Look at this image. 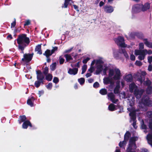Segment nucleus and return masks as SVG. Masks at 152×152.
<instances>
[{"mask_svg":"<svg viewBox=\"0 0 152 152\" xmlns=\"http://www.w3.org/2000/svg\"><path fill=\"white\" fill-rule=\"evenodd\" d=\"M87 66L86 65L84 64L82 66V74H83L86 72L87 69Z\"/></svg>","mask_w":152,"mask_h":152,"instance_id":"e433bc0d","label":"nucleus"},{"mask_svg":"<svg viewBox=\"0 0 152 152\" xmlns=\"http://www.w3.org/2000/svg\"><path fill=\"white\" fill-rule=\"evenodd\" d=\"M114 75V71L113 69H110L109 73V76L110 77H112Z\"/></svg>","mask_w":152,"mask_h":152,"instance_id":"a19ab883","label":"nucleus"},{"mask_svg":"<svg viewBox=\"0 0 152 152\" xmlns=\"http://www.w3.org/2000/svg\"><path fill=\"white\" fill-rule=\"evenodd\" d=\"M149 96H146L143 97L142 99L141 102L144 106L148 107L152 106V101L150 100Z\"/></svg>","mask_w":152,"mask_h":152,"instance_id":"423d86ee","label":"nucleus"},{"mask_svg":"<svg viewBox=\"0 0 152 152\" xmlns=\"http://www.w3.org/2000/svg\"><path fill=\"white\" fill-rule=\"evenodd\" d=\"M147 139L148 143L152 145V134H148L147 135Z\"/></svg>","mask_w":152,"mask_h":152,"instance_id":"4be33fe9","label":"nucleus"},{"mask_svg":"<svg viewBox=\"0 0 152 152\" xmlns=\"http://www.w3.org/2000/svg\"><path fill=\"white\" fill-rule=\"evenodd\" d=\"M103 61L101 59L97 60L96 61V64H103Z\"/></svg>","mask_w":152,"mask_h":152,"instance_id":"6e6d98bb","label":"nucleus"},{"mask_svg":"<svg viewBox=\"0 0 152 152\" xmlns=\"http://www.w3.org/2000/svg\"><path fill=\"white\" fill-rule=\"evenodd\" d=\"M111 78L109 77H105L103 79V83L104 84L107 85L109 83Z\"/></svg>","mask_w":152,"mask_h":152,"instance_id":"c85d7f7f","label":"nucleus"},{"mask_svg":"<svg viewBox=\"0 0 152 152\" xmlns=\"http://www.w3.org/2000/svg\"><path fill=\"white\" fill-rule=\"evenodd\" d=\"M28 126L32 127V125L30 121L29 120L23 122L22 124V128L24 129H27Z\"/></svg>","mask_w":152,"mask_h":152,"instance_id":"2eb2a0df","label":"nucleus"},{"mask_svg":"<svg viewBox=\"0 0 152 152\" xmlns=\"http://www.w3.org/2000/svg\"><path fill=\"white\" fill-rule=\"evenodd\" d=\"M109 110L111 111H113L116 110L115 108V105L113 104H110L108 106Z\"/></svg>","mask_w":152,"mask_h":152,"instance_id":"cd10ccee","label":"nucleus"},{"mask_svg":"<svg viewBox=\"0 0 152 152\" xmlns=\"http://www.w3.org/2000/svg\"><path fill=\"white\" fill-rule=\"evenodd\" d=\"M59 63L60 64H63L65 61L64 59L62 58L61 56H60L59 58Z\"/></svg>","mask_w":152,"mask_h":152,"instance_id":"49530a36","label":"nucleus"},{"mask_svg":"<svg viewBox=\"0 0 152 152\" xmlns=\"http://www.w3.org/2000/svg\"><path fill=\"white\" fill-rule=\"evenodd\" d=\"M27 118L25 115H20L18 118V121L19 124H21L23 122L27 121Z\"/></svg>","mask_w":152,"mask_h":152,"instance_id":"6ab92c4d","label":"nucleus"},{"mask_svg":"<svg viewBox=\"0 0 152 152\" xmlns=\"http://www.w3.org/2000/svg\"><path fill=\"white\" fill-rule=\"evenodd\" d=\"M115 74L113 77V79L115 80H120L121 76L120 70L118 69H115Z\"/></svg>","mask_w":152,"mask_h":152,"instance_id":"f8f14e48","label":"nucleus"},{"mask_svg":"<svg viewBox=\"0 0 152 152\" xmlns=\"http://www.w3.org/2000/svg\"><path fill=\"white\" fill-rule=\"evenodd\" d=\"M103 66L102 65L99 64L97 66L95 73L96 75L99 74L103 69Z\"/></svg>","mask_w":152,"mask_h":152,"instance_id":"a211bd4d","label":"nucleus"},{"mask_svg":"<svg viewBox=\"0 0 152 152\" xmlns=\"http://www.w3.org/2000/svg\"><path fill=\"white\" fill-rule=\"evenodd\" d=\"M130 58L132 61H134L135 59V57L133 54H132L130 56Z\"/></svg>","mask_w":152,"mask_h":152,"instance_id":"bf43d9fd","label":"nucleus"},{"mask_svg":"<svg viewBox=\"0 0 152 152\" xmlns=\"http://www.w3.org/2000/svg\"><path fill=\"white\" fill-rule=\"evenodd\" d=\"M144 92V90L143 89L139 90L137 89H136L134 91V94L137 99H139L140 98Z\"/></svg>","mask_w":152,"mask_h":152,"instance_id":"9b49d317","label":"nucleus"},{"mask_svg":"<svg viewBox=\"0 0 152 152\" xmlns=\"http://www.w3.org/2000/svg\"><path fill=\"white\" fill-rule=\"evenodd\" d=\"M146 92L148 94H151L152 92V87L151 86H148L146 90Z\"/></svg>","mask_w":152,"mask_h":152,"instance_id":"473e14b6","label":"nucleus"},{"mask_svg":"<svg viewBox=\"0 0 152 152\" xmlns=\"http://www.w3.org/2000/svg\"><path fill=\"white\" fill-rule=\"evenodd\" d=\"M90 59V58L89 57H87L86 58L83 59L82 62L83 64H86L87 63L88 61H89Z\"/></svg>","mask_w":152,"mask_h":152,"instance_id":"603ef678","label":"nucleus"},{"mask_svg":"<svg viewBox=\"0 0 152 152\" xmlns=\"http://www.w3.org/2000/svg\"><path fill=\"white\" fill-rule=\"evenodd\" d=\"M150 5L148 3H145L144 4V5H143L142 7V11H145L148 10L150 9Z\"/></svg>","mask_w":152,"mask_h":152,"instance_id":"aec40b11","label":"nucleus"},{"mask_svg":"<svg viewBox=\"0 0 152 152\" xmlns=\"http://www.w3.org/2000/svg\"><path fill=\"white\" fill-rule=\"evenodd\" d=\"M131 136V134L128 131H126L124 135V140H126V141L128 140Z\"/></svg>","mask_w":152,"mask_h":152,"instance_id":"a878e982","label":"nucleus"},{"mask_svg":"<svg viewBox=\"0 0 152 152\" xmlns=\"http://www.w3.org/2000/svg\"><path fill=\"white\" fill-rule=\"evenodd\" d=\"M148 126L149 128L152 130V118L149 119Z\"/></svg>","mask_w":152,"mask_h":152,"instance_id":"79ce46f5","label":"nucleus"},{"mask_svg":"<svg viewBox=\"0 0 152 152\" xmlns=\"http://www.w3.org/2000/svg\"><path fill=\"white\" fill-rule=\"evenodd\" d=\"M139 46V50H142L144 48V45L143 43L141 42L140 43Z\"/></svg>","mask_w":152,"mask_h":152,"instance_id":"a18cd8bd","label":"nucleus"},{"mask_svg":"<svg viewBox=\"0 0 152 152\" xmlns=\"http://www.w3.org/2000/svg\"><path fill=\"white\" fill-rule=\"evenodd\" d=\"M53 87V84L51 83H49L46 86L47 88L51 89Z\"/></svg>","mask_w":152,"mask_h":152,"instance_id":"c03bdc74","label":"nucleus"},{"mask_svg":"<svg viewBox=\"0 0 152 152\" xmlns=\"http://www.w3.org/2000/svg\"><path fill=\"white\" fill-rule=\"evenodd\" d=\"M99 86V84L98 82H96L93 84V87L94 88H98Z\"/></svg>","mask_w":152,"mask_h":152,"instance_id":"8fccbe9b","label":"nucleus"},{"mask_svg":"<svg viewBox=\"0 0 152 152\" xmlns=\"http://www.w3.org/2000/svg\"><path fill=\"white\" fill-rule=\"evenodd\" d=\"M41 83L42 84H44L43 82H41L40 81L37 80L34 83V86L36 88H38L40 86Z\"/></svg>","mask_w":152,"mask_h":152,"instance_id":"7c9ffc66","label":"nucleus"},{"mask_svg":"<svg viewBox=\"0 0 152 152\" xmlns=\"http://www.w3.org/2000/svg\"><path fill=\"white\" fill-rule=\"evenodd\" d=\"M36 74L37 75V80L40 81L41 82H44L45 77L41 71L40 70H38L36 71Z\"/></svg>","mask_w":152,"mask_h":152,"instance_id":"ddd939ff","label":"nucleus"},{"mask_svg":"<svg viewBox=\"0 0 152 152\" xmlns=\"http://www.w3.org/2000/svg\"><path fill=\"white\" fill-rule=\"evenodd\" d=\"M78 71L77 68H69L68 71V73L70 75H75L77 74Z\"/></svg>","mask_w":152,"mask_h":152,"instance_id":"dca6fc26","label":"nucleus"},{"mask_svg":"<svg viewBox=\"0 0 152 152\" xmlns=\"http://www.w3.org/2000/svg\"><path fill=\"white\" fill-rule=\"evenodd\" d=\"M122 53H123L124 56L126 58H129V56L128 53L125 49H122L121 50Z\"/></svg>","mask_w":152,"mask_h":152,"instance_id":"4c0bfd02","label":"nucleus"},{"mask_svg":"<svg viewBox=\"0 0 152 152\" xmlns=\"http://www.w3.org/2000/svg\"><path fill=\"white\" fill-rule=\"evenodd\" d=\"M147 116L151 118H152V111H148L146 113Z\"/></svg>","mask_w":152,"mask_h":152,"instance_id":"37998d69","label":"nucleus"},{"mask_svg":"<svg viewBox=\"0 0 152 152\" xmlns=\"http://www.w3.org/2000/svg\"><path fill=\"white\" fill-rule=\"evenodd\" d=\"M148 69L149 71H151L152 70V65L151 64H149Z\"/></svg>","mask_w":152,"mask_h":152,"instance_id":"774afa93","label":"nucleus"},{"mask_svg":"<svg viewBox=\"0 0 152 152\" xmlns=\"http://www.w3.org/2000/svg\"><path fill=\"white\" fill-rule=\"evenodd\" d=\"M52 54L50 50L49 49H47L43 54V55L45 56L47 58L50 57Z\"/></svg>","mask_w":152,"mask_h":152,"instance_id":"393cba45","label":"nucleus"},{"mask_svg":"<svg viewBox=\"0 0 152 152\" xmlns=\"http://www.w3.org/2000/svg\"><path fill=\"white\" fill-rule=\"evenodd\" d=\"M125 79L127 82H131L133 80L132 75L131 74H129L125 76Z\"/></svg>","mask_w":152,"mask_h":152,"instance_id":"412c9836","label":"nucleus"},{"mask_svg":"<svg viewBox=\"0 0 152 152\" xmlns=\"http://www.w3.org/2000/svg\"><path fill=\"white\" fill-rule=\"evenodd\" d=\"M136 86L134 83H133L129 85V89L130 91L131 92H132L134 88H136Z\"/></svg>","mask_w":152,"mask_h":152,"instance_id":"bb28decb","label":"nucleus"},{"mask_svg":"<svg viewBox=\"0 0 152 152\" xmlns=\"http://www.w3.org/2000/svg\"><path fill=\"white\" fill-rule=\"evenodd\" d=\"M45 75V79L46 80L48 81H50L52 80L53 77L52 75L49 74Z\"/></svg>","mask_w":152,"mask_h":152,"instance_id":"c756f323","label":"nucleus"},{"mask_svg":"<svg viewBox=\"0 0 152 152\" xmlns=\"http://www.w3.org/2000/svg\"><path fill=\"white\" fill-rule=\"evenodd\" d=\"M114 41L117 44L122 48H125L127 45L124 42V39L123 37L118 36L114 39Z\"/></svg>","mask_w":152,"mask_h":152,"instance_id":"39448f33","label":"nucleus"},{"mask_svg":"<svg viewBox=\"0 0 152 152\" xmlns=\"http://www.w3.org/2000/svg\"><path fill=\"white\" fill-rule=\"evenodd\" d=\"M48 70L49 69L48 67H47V66L45 67L44 68V70L43 72V74L45 75H46L49 72Z\"/></svg>","mask_w":152,"mask_h":152,"instance_id":"58836bf2","label":"nucleus"},{"mask_svg":"<svg viewBox=\"0 0 152 152\" xmlns=\"http://www.w3.org/2000/svg\"><path fill=\"white\" fill-rule=\"evenodd\" d=\"M94 70V67L93 66H91L89 69H88V71L92 73Z\"/></svg>","mask_w":152,"mask_h":152,"instance_id":"680f3d73","label":"nucleus"},{"mask_svg":"<svg viewBox=\"0 0 152 152\" xmlns=\"http://www.w3.org/2000/svg\"><path fill=\"white\" fill-rule=\"evenodd\" d=\"M14 21L11 23V28L14 27L16 24V19L14 18Z\"/></svg>","mask_w":152,"mask_h":152,"instance_id":"3c124183","label":"nucleus"},{"mask_svg":"<svg viewBox=\"0 0 152 152\" xmlns=\"http://www.w3.org/2000/svg\"><path fill=\"white\" fill-rule=\"evenodd\" d=\"M58 48L57 47H53V49L51 50V53L53 54L57 50Z\"/></svg>","mask_w":152,"mask_h":152,"instance_id":"864d4df0","label":"nucleus"},{"mask_svg":"<svg viewBox=\"0 0 152 152\" xmlns=\"http://www.w3.org/2000/svg\"><path fill=\"white\" fill-rule=\"evenodd\" d=\"M44 93V91L43 90H41L39 91L38 94L39 97H40L41 95H42Z\"/></svg>","mask_w":152,"mask_h":152,"instance_id":"0e129e2a","label":"nucleus"},{"mask_svg":"<svg viewBox=\"0 0 152 152\" xmlns=\"http://www.w3.org/2000/svg\"><path fill=\"white\" fill-rule=\"evenodd\" d=\"M21 29L19 28H18L15 29L14 31V33L15 34L17 33L20 32L21 31Z\"/></svg>","mask_w":152,"mask_h":152,"instance_id":"5fc2aeb1","label":"nucleus"},{"mask_svg":"<svg viewBox=\"0 0 152 152\" xmlns=\"http://www.w3.org/2000/svg\"><path fill=\"white\" fill-rule=\"evenodd\" d=\"M148 63L151 64L152 62V56H149L148 57Z\"/></svg>","mask_w":152,"mask_h":152,"instance_id":"4d7b16f0","label":"nucleus"},{"mask_svg":"<svg viewBox=\"0 0 152 152\" xmlns=\"http://www.w3.org/2000/svg\"><path fill=\"white\" fill-rule=\"evenodd\" d=\"M64 57L66 58V61L68 62L71 60H72L73 59L70 54H66L64 55Z\"/></svg>","mask_w":152,"mask_h":152,"instance_id":"b1692460","label":"nucleus"},{"mask_svg":"<svg viewBox=\"0 0 152 152\" xmlns=\"http://www.w3.org/2000/svg\"><path fill=\"white\" fill-rule=\"evenodd\" d=\"M136 139L134 137H131L129 139L127 151H130L136 149L137 147L136 144Z\"/></svg>","mask_w":152,"mask_h":152,"instance_id":"20e7f679","label":"nucleus"},{"mask_svg":"<svg viewBox=\"0 0 152 152\" xmlns=\"http://www.w3.org/2000/svg\"><path fill=\"white\" fill-rule=\"evenodd\" d=\"M107 69V68L106 67H105L103 69V72L104 75H105L106 74Z\"/></svg>","mask_w":152,"mask_h":152,"instance_id":"338daca9","label":"nucleus"},{"mask_svg":"<svg viewBox=\"0 0 152 152\" xmlns=\"http://www.w3.org/2000/svg\"><path fill=\"white\" fill-rule=\"evenodd\" d=\"M135 64L136 65L138 66H141L142 65V62L139 61H136L135 62Z\"/></svg>","mask_w":152,"mask_h":152,"instance_id":"09e8293b","label":"nucleus"},{"mask_svg":"<svg viewBox=\"0 0 152 152\" xmlns=\"http://www.w3.org/2000/svg\"><path fill=\"white\" fill-rule=\"evenodd\" d=\"M72 49L73 48H72L66 50L64 51V53H70L72 51Z\"/></svg>","mask_w":152,"mask_h":152,"instance_id":"69168bd1","label":"nucleus"},{"mask_svg":"<svg viewBox=\"0 0 152 152\" xmlns=\"http://www.w3.org/2000/svg\"><path fill=\"white\" fill-rule=\"evenodd\" d=\"M145 57V56H142V55H139V56H138V59L139 60H140V61H142L144 59Z\"/></svg>","mask_w":152,"mask_h":152,"instance_id":"13d9d810","label":"nucleus"},{"mask_svg":"<svg viewBox=\"0 0 152 152\" xmlns=\"http://www.w3.org/2000/svg\"><path fill=\"white\" fill-rule=\"evenodd\" d=\"M31 24V22L30 21L28 20H27L25 23L24 24V26H26L28 25H29Z\"/></svg>","mask_w":152,"mask_h":152,"instance_id":"e2e57ef3","label":"nucleus"},{"mask_svg":"<svg viewBox=\"0 0 152 152\" xmlns=\"http://www.w3.org/2000/svg\"><path fill=\"white\" fill-rule=\"evenodd\" d=\"M99 93L102 95H105L107 94V91L105 88H102L99 91Z\"/></svg>","mask_w":152,"mask_h":152,"instance_id":"2f4dec72","label":"nucleus"},{"mask_svg":"<svg viewBox=\"0 0 152 152\" xmlns=\"http://www.w3.org/2000/svg\"><path fill=\"white\" fill-rule=\"evenodd\" d=\"M78 82L81 85H83L85 83V80L84 78L81 77L78 79Z\"/></svg>","mask_w":152,"mask_h":152,"instance_id":"f704fd0d","label":"nucleus"},{"mask_svg":"<svg viewBox=\"0 0 152 152\" xmlns=\"http://www.w3.org/2000/svg\"><path fill=\"white\" fill-rule=\"evenodd\" d=\"M127 141L126 140H124L122 142L120 141L119 143V146L120 147H122L123 146L126 144Z\"/></svg>","mask_w":152,"mask_h":152,"instance_id":"c9c22d12","label":"nucleus"},{"mask_svg":"<svg viewBox=\"0 0 152 152\" xmlns=\"http://www.w3.org/2000/svg\"><path fill=\"white\" fill-rule=\"evenodd\" d=\"M16 41L18 45V48L21 51L22 53H24L25 48L29 45L30 42L29 38L27 37L26 34H21L18 36Z\"/></svg>","mask_w":152,"mask_h":152,"instance_id":"f257e3e1","label":"nucleus"},{"mask_svg":"<svg viewBox=\"0 0 152 152\" xmlns=\"http://www.w3.org/2000/svg\"><path fill=\"white\" fill-rule=\"evenodd\" d=\"M114 93L115 94H118L120 93L119 89L115 88L114 90Z\"/></svg>","mask_w":152,"mask_h":152,"instance_id":"052dcab7","label":"nucleus"},{"mask_svg":"<svg viewBox=\"0 0 152 152\" xmlns=\"http://www.w3.org/2000/svg\"><path fill=\"white\" fill-rule=\"evenodd\" d=\"M142 4H137L134 5L132 9V12L133 13H137L142 11L141 9L142 7Z\"/></svg>","mask_w":152,"mask_h":152,"instance_id":"0eeeda50","label":"nucleus"},{"mask_svg":"<svg viewBox=\"0 0 152 152\" xmlns=\"http://www.w3.org/2000/svg\"><path fill=\"white\" fill-rule=\"evenodd\" d=\"M105 12L107 13H111L114 11V9L112 6L110 5H106L104 7Z\"/></svg>","mask_w":152,"mask_h":152,"instance_id":"4468645a","label":"nucleus"},{"mask_svg":"<svg viewBox=\"0 0 152 152\" xmlns=\"http://www.w3.org/2000/svg\"><path fill=\"white\" fill-rule=\"evenodd\" d=\"M108 96L110 98L111 101L113 99H114L115 95L112 93H109L108 94Z\"/></svg>","mask_w":152,"mask_h":152,"instance_id":"ea45409f","label":"nucleus"},{"mask_svg":"<svg viewBox=\"0 0 152 152\" xmlns=\"http://www.w3.org/2000/svg\"><path fill=\"white\" fill-rule=\"evenodd\" d=\"M56 62H54L50 66V69L52 71H54L56 68Z\"/></svg>","mask_w":152,"mask_h":152,"instance_id":"72a5a7b5","label":"nucleus"},{"mask_svg":"<svg viewBox=\"0 0 152 152\" xmlns=\"http://www.w3.org/2000/svg\"><path fill=\"white\" fill-rule=\"evenodd\" d=\"M147 53V50L146 49L135 50V54L136 56L142 55L145 56Z\"/></svg>","mask_w":152,"mask_h":152,"instance_id":"9d476101","label":"nucleus"},{"mask_svg":"<svg viewBox=\"0 0 152 152\" xmlns=\"http://www.w3.org/2000/svg\"><path fill=\"white\" fill-rule=\"evenodd\" d=\"M129 115L131 116V119L132 120L133 123H132V126L133 127L136 129L137 126H136V115L135 112H132L129 113Z\"/></svg>","mask_w":152,"mask_h":152,"instance_id":"1a4fd4ad","label":"nucleus"},{"mask_svg":"<svg viewBox=\"0 0 152 152\" xmlns=\"http://www.w3.org/2000/svg\"><path fill=\"white\" fill-rule=\"evenodd\" d=\"M34 53H25L23 55V58L22 59V61H26L28 62L31 61L33 58Z\"/></svg>","mask_w":152,"mask_h":152,"instance_id":"6e6552de","label":"nucleus"},{"mask_svg":"<svg viewBox=\"0 0 152 152\" xmlns=\"http://www.w3.org/2000/svg\"><path fill=\"white\" fill-rule=\"evenodd\" d=\"M134 35L139 39H142L144 42V44L148 47L152 48V42L148 41L147 38L144 39V37L143 34L141 32H136L134 33Z\"/></svg>","mask_w":152,"mask_h":152,"instance_id":"7ed1b4c3","label":"nucleus"},{"mask_svg":"<svg viewBox=\"0 0 152 152\" xmlns=\"http://www.w3.org/2000/svg\"><path fill=\"white\" fill-rule=\"evenodd\" d=\"M35 100V98L33 96H32L31 98L28 99L27 101V103L31 107H33L34 106L33 102Z\"/></svg>","mask_w":152,"mask_h":152,"instance_id":"f3484780","label":"nucleus"},{"mask_svg":"<svg viewBox=\"0 0 152 152\" xmlns=\"http://www.w3.org/2000/svg\"><path fill=\"white\" fill-rule=\"evenodd\" d=\"M35 50L37 51V53L39 54L40 55L42 54V52L41 49V45H38L36 46L35 48Z\"/></svg>","mask_w":152,"mask_h":152,"instance_id":"5701e85b","label":"nucleus"},{"mask_svg":"<svg viewBox=\"0 0 152 152\" xmlns=\"http://www.w3.org/2000/svg\"><path fill=\"white\" fill-rule=\"evenodd\" d=\"M146 74V73L145 72H142L141 73L138 72L135 75V77L141 84H142L143 82V84L144 85L148 86H151V82L148 78L146 79V81H144L145 80V76Z\"/></svg>","mask_w":152,"mask_h":152,"instance_id":"f03ea898","label":"nucleus"},{"mask_svg":"<svg viewBox=\"0 0 152 152\" xmlns=\"http://www.w3.org/2000/svg\"><path fill=\"white\" fill-rule=\"evenodd\" d=\"M59 80L58 78L56 77H54L53 80V82L55 83H57L59 82Z\"/></svg>","mask_w":152,"mask_h":152,"instance_id":"de8ad7c7","label":"nucleus"}]
</instances>
